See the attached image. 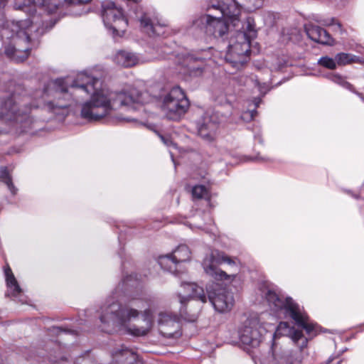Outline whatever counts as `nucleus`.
<instances>
[{"mask_svg": "<svg viewBox=\"0 0 364 364\" xmlns=\"http://www.w3.org/2000/svg\"><path fill=\"white\" fill-rule=\"evenodd\" d=\"M171 254L178 265L183 262L190 261L191 259V252L189 247L186 245L178 246Z\"/></svg>", "mask_w": 364, "mask_h": 364, "instance_id": "6ab92c4d", "label": "nucleus"}, {"mask_svg": "<svg viewBox=\"0 0 364 364\" xmlns=\"http://www.w3.org/2000/svg\"><path fill=\"white\" fill-rule=\"evenodd\" d=\"M52 331H53V333H55L56 334H59L61 332L65 331V330H63L62 328H60V327H53Z\"/></svg>", "mask_w": 364, "mask_h": 364, "instance_id": "473e14b6", "label": "nucleus"}, {"mask_svg": "<svg viewBox=\"0 0 364 364\" xmlns=\"http://www.w3.org/2000/svg\"><path fill=\"white\" fill-rule=\"evenodd\" d=\"M305 31L310 39L323 45H332L333 39L331 35L323 28L308 23L305 25Z\"/></svg>", "mask_w": 364, "mask_h": 364, "instance_id": "4468645a", "label": "nucleus"}, {"mask_svg": "<svg viewBox=\"0 0 364 364\" xmlns=\"http://www.w3.org/2000/svg\"><path fill=\"white\" fill-rule=\"evenodd\" d=\"M203 55L202 56H196L195 55H191L188 57V60L190 61H196L200 62V65L197 67L190 66V69L192 72H195L196 73H200L202 72L204 60L209 58V52L208 50H203Z\"/></svg>", "mask_w": 364, "mask_h": 364, "instance_id": "4be33fe9", "label": "nucleus"}, {"mask_svg": "<svg viewBox=\"0 0 364 364\" xmlns=\"http://www.w3.org/2000/svg\"><path fill=\"white\" fill-rule=\"evenodd\" d=\"M250 1H252V9H257L262 6V1L263 0H250Z\"/></svg>", "mask_w": 364, "mask_h": 364, "instance_id": "7c9ffc66", "label": "nucleus"}, {"mask_svg": "<svg viewBox=\"0 0 364 364\" xmlns=\"http://www.w3.org/2000/svg\"><path fill=\"white\" fill-rule=\"evenodd\" d=\"M192 196L194 198H205L208 196V191L205 186H195L192 189Z\"/></svg>", "mask_w": 364, "mask_h": 364, "instance_id": "393cba45", "label": "nucleus"}, {"mask_svg": "<svg viewBox=\"0 0 364 364\" xmlns=\"http://www.w3.org/2000/svg\"><path fill=\"white\" fill-rule=\"evenodd\" d=\"M0 176L1 180L7 186L11 194L16 195L17 193L18 189L14 185L12 178L9 174L8 168L6 166L0 167Z\"/></svg>", "mask_w": 364, "mask_h": 364, "instance_id": "aec40b11", "label": "nucleus"}, {"mask_svg": "<svg viewBox=\"0 0 364 364\" xmlns=\"http://www.w3.org/2000/svg\"><path fill=\"white\" fill-rule=\"evenodd\" d=\"M141 26L146 29V31L149 35H160V31L158 30L159 26H154L149 18L144 15L140 18Z\"/></svg>", "mask_w": 364, "mask_h": 364, "instance_id": "412c9836", "label": "nucleus"}, {"mask_svg": "<svg viewBox=\"0 0 364 364\" xmlns=\"http://www.w3.org/2000/svg\"><path fill=\"white\" fill-rule=\"evenodd\" d=\"M335 21H336V20L334 18H332L331 19V23L330 24L331 25L334 24Z\"/></svg>", "mask_w": 364, "mask_h": 364, "instance_id": "79ce46f5", "label": "nucleus"}, {"mask_svg": "<svg viewBox=\"0 0 364 364\" xmlns=\"http://www.w3.org/2000/svg\"><path fill=\"white\" fill-rule=\"evenodd\" d=\"M262 100L260 98H255L254 100V104L255 106V108L258 107L259 104L261 103Z\"/></svg>", "mask_w": 364, "mask_h": 364, "instance_id": "e433bc0d", "label": "nucleus"}, {"mask_svg": "<svg viewBox=\"0 0 364 364\" xmlns=\"http://www.w3.org/2000/svg\"><path fill=\"white\" fill-rule=\"evenodd\" d=\"M335 58L338 65H346L352 60L350 55L343 53L337 54Z\"/></svg>", "mask_w": 364, "mask_h": 364, "instance_id": "cd10ccee", "label": "nucleus"}, {"mask_svg": "<svg viewBox=\"0 0 364 364\" xmlns=\"http://www.w3.org/2000/svg\"><path fill=\"white\" fill-rule=\"evenodd\" d=\"M328 77L331 81L341 85L342 87L350 90L351 92L356 93L358 95L361 96L360 93L355 91L353 85L347 82L342 76L338 74H331Z\"/></svg>", "mask_w": 364, "mask_h": 364, "instance_id": "5701e85b", "label": "nucleus"}, {"mask_svg": "<svg viewBox=\"0 0 364 364\" xmlns=\"http://www.w3.org/2000/svg\"><path fill=\"white\" fill-rule=\"evenodd\" d=\"M272 326L262 323L259 318L247 319L238 330V336L243 348L249 351L259 346L264 336Z\"/></svg>", "mask_w": 364, "mask_h": 364, "instance_id": "423d86ee", "label": "nucleus"}, {"mask_svg": "<svg viewBox=\"0 0 364 364\" xmlns=\"http://www.w3.org/2000/svg\"><path fill=\"white\" fill-rule=\"evenodd\" d=\"M213 281L206 286L207 296L202 287L196 283L183 282L181 287L184 289L186 296L178 295L180 302L184 305L190 296L194 297L202 303H206L208 299L215 310L219 313L230 311L235 303L232 293L227 287L228 283H232L236 278V274H212Z\"/></svg>", "mask_w": 364, "mask_h": 364, "instance_id": "7ed1b4c3", "label": "nucleus"}, {"mask_svg": "<svg viewBox=\"0 0 364 364\" xmlns=\"http://www.w3.org/2000/svg\"><path fill=\"white\" fill-rule=\"evenodd\" d=\"M54 6H55V9L58 8V4H54Z\"/></svg>", "mask_w": 364, "mask_h": 364, "instance_id": "37998d69", "label": "nucleus"}, {"mask_svg": "<svg viewBox=\"0 0 364 364\" xmlns=\"http://www.w3.org/2000/svg\"><path fill=\"white\" fill-rule=\"evenodd\" d=\"M158 324L160 333L166 338H178L181 333L180 318L167 311L159 314Z\"/></svg>", "mask_w": 364, "mask_h": 364, "instance_id": "9d476101", "label": "nucleus"}, {"mask_svg": "<svg viewBox=\"0 0 364 364\" xmlns=\"http://www.w3.org/2000/svg\"><path fill=\"white\" fill-rule=\"evenodd\" d=\"M113 60L116 64L124 68L133 67L141 63L136 53L124 50H118Z\"/></svg>", "mask_w": 364, "mask_h": 364, "instance_id": "dca6fc26", "label": "nucleus"}, {"mask_svg": "<svg viewBox=\"0 0 364 364\" xmlns=\"http://www.w3.org/2000/svg\"><path fill=\"white\" fill-rule=\"evenodd\" d=\"M205 271L208 272L207 267H206V261L204 262Z\"/></svg>", "mask_w": 364, "mask_h": 364, "instance_id": "a19ab883", "label": "nucleus"}, {"mask_svg": "<svg viewBox=\"0 0 364 364\" xmlns=\"http://www.w3.org/2000/svg\"><path fill=\"white\" fill-rule=\"evenodd\" d=\"M318 63L319 65L331 70H333L336 68V58L333 59L328 56L321 58L318 60Z\"/></svg>", "mask_w": 364, "mask_h": 364, "instance_id": "bb28decb", "label": "nucleus"}, {"mask_svg": "<svg viewBox=\"0 0 364 364\" xmlns=\"http://www.w3.org/2000/svg\"><path fill=\"white\" fill-rule=\"evenodd\" d=\"M7 291L6 296H11L21 304L27 303L26 297L23 295L14 274H6Z\"/></svg>", "mask_w": 364, "mask_h": 364, "instance_id": "2eb2a0df", "label": "nucleus"}, {"mask_svg": "<svg viewBox=\"0 0 364 364\" xmlns=\"http://www.w3.org/2000/svg\"><path fill=\"white\" fill-rule=\"evenodd\" d=\"M91 0H70V3L72 4H87L90 2Z\"/></svg>", "mask_w": 364, "mask_h": 364, "instance_id": "2f4dec72", "label": "nucleus"}, {"mask_svg": "<svg viewBox=\"0 0 364 364\" xmlns=\"http://www.w3.org/2000/svg\"><path fill=\"white\" fill-rule=\"evenodd\" d=\"M258 292L267 301L272 310L276 313H282L285 317L293 319L309 336L316 334V326L309 322V316L303 308L294 302L292 298L285 296L273 284L266 281L259 284Z\"/></svg>", "mask_w": 364, "mask_h": 364, "instance_id": "39448f33", "label": "nucleus"}, {"mask_svg": "<svg viewBox=\"0 0 364 364\" xmlns=\"http://www.w3.org/2000/svg\"><path fill=\"white\" fill-rule=\"evenodd\" d=\"M189 105L183 90L176 86L164 97L161 109L168 119L177 121L187 112Z\"/></svg>", "mask_w": 364, "mask_h": 364, "instance_id": "0eeeda50", "label": "nucleus"}, {"mask_svg": "<svg viewBox=\"0 0 364 364\" xmlns=\"http://www.w3.org/2000/svg\"><path fill=\"white\" fill-rule=\"evenodd\" d=\"M209 269H210V270L213 271V273H222V274L226 273L225 271H223V270H221L220 272H218L217 270H215L214 269L213 262H212V263L209 265Z\"/></svg>", "mask_w": 364, "mask_h": 364, "instance_id": "c9c22d12", "label": "nucleus"}, {"mask_svg": "<svg viewBox=\"0 0 364 364\" xmlns=\"http://www.w3.org/2000/svg\"><path fill=\"white\" fill-rule=\"evenodd\" d=\"M244 31H237V32H245L249 37L250 41L256 36L257 31L255 28L254 21L252 18H247L245 22V28L243 26Z\"/></svg>", "mask_w": 364, "mask_h": 364, "instance_id": "b1692460", "label": "nucleus"}, {"mask_svg": "<svg viewBox=\"0 0 364 364\" xmlns=\"http://www.w3.org/2000/svg\"><path fill=\"white\" fill-rule=\"evenodd\" d=\"M218 256L221 258V260L223 262H227L230 264H235L234 261H232L231 258L228 257V256L224 255L223 254H222V255L219 254Z\"/></svg>", "mask_w": 364, "mask_h": 364, "instance_id": "c756f323", "label": "nucleus"}, {"mask_svg": "<svg viewBox=\"0 0 364 364\" xmlns=\"http://www.w3.org/2000/svg\"><path fill=\"white\" fill-rule=\"evenodd\" d=\"M3 4V1H2V0H1V1H0V6H1V4Z\"/></svg>", "mask_w": 364, "mask_h": 364, "instance_id": "c03bdc74", "label": "nucleus"}, {"mask_svg": "<svg viewBox=\"0 0 364 364\" xmlns=\"http://www.w3.org/2000/svg\"><path fill=\"white\" fill-rule=\"evenodd\" d=\"M250 42L245 32H237L235 38H231L227 48L225 59L232 67L242 65L241 58L250 53Z\"/></svg>", "mask_w": 364, "mask_h": 364, "instance_id": "1a4fd4ad", "label": "nucleus"}, {"mask_svg": "<svg viewBox=\"0 0 364 364\" xmlns=\"http://www.w3.org/2000/svg\"><path fill=\"white\" fill-rule=\"evenodd\" d=\"M113 364H142L137 355L132 350L122 346L112 351Z\"/></svg>", "mask_w": 364, "mask_h": 364, "instance_id": "ddd939ff", "label": "nucleus"}, {"mask_svg": "<svg viewBox=\"0 0 364 364\" xmlns=\"http://www.w3.org/2000/svg\"><path fill=\"white\" fill-rule=\"evenodd\" d=\"M139 312L136 309L123 306L117 301H107L101 307L100 319L103 330L111 333L114 331H125L134 336L146 335L153 326V314L150 309L143 313L144 325L137 327H129V322L139 316Z\"/></svg>", "mask_w": 364, "mask_h": 364, "instance_id": "20e7f679", "label": "nucleus"}, {"mask_svg": "<svg viewBox=\"0 0 364 364\" xmlns=\"http://www.w3.org/2000/svg\"><path fill=\"white\" fill-rule=\"evenodd\" d=\"M160 138L161 139L162 141L167 146H169L171 144H172L171 141L168 139H166L164 136L160 135Z\"/></svg>", "mask_w": 364, "mask_h": 364, "instance_id": "72a5a7b5", "label": "nucleus"}, {"mask_svg": "<svg viewBox=\"0 0 364 364\" xmlns=\"http://www.w3.org/2000/svg\"><path fill=\"white\" fill-rule=\"evenodd\" d=\"M304 348L299 350H291L286 352L283 354L281 358L282 364H301L304 358Z\"/></svg>", "mask_w": 364, "mask_h": 364, "instance_id": "a211bd4d", "label": "nucleus"}, {"mask_svg": "<svg viewBox=\"0 0 364 364\" xmlns=\"http://www.w3.org/2000/svg\"><path fill=\"white\" fill-rule=\"evenodd\" d=\"M218 123L213 116L205 115L203 122L198 125V135L205 141L211 142L215 140Z\"/></svg>", "mask_w": 364, "mask_h": 364, "instance_id": "f8f14e48", "label": "nucleus"}, {"mask_svg": "<svg viewBox=\"0 0 364 364\" xmlns=\"http://www.w3.org/2000/svg\"><path fill=\"white\" fill-rule=\"evenodd\" d=\"M198 314L197 312H188L186 308L182 307L180 309V316L183 320L188 322H194L198 318Z\"/></svg>", "mask_w": 364, "mask_h": 364, "instance_id": "a878e982", "label": "nucleus"}, {"mask_svg": "<svg viewBox=\"0 0 364 364\" xmlns=\"http://www.w3.org/2000/svg\"><path fill=\"white\" fill-rule=\"evenodd\" d=\"M158 263L161 269L164 272L169 273H178V264L176 259H173V256L171 253L160 255L158 257Z\"/></svg>", "mask_w": 364, "mask_h": 364, "instance_id": "f3484780", "label": "nucleus"}, {"mask_svg": "<svg viewBox=\"0 0 364 364\" xmlns=\"http://www.w3.org/2000/svg\"><path fill=\"white\" fill-rule=\"evenodd\" d=\"M277 336L289 337L293 343L301 349L307 347L308 338L304 336L302 331L290 326L287 322H280L277 326L274 338Z\"/></svg>", "mask_w": 364, "mask_h": 364, "instance_id": "9b49d317", "label": "nucleus"}, {"mask_svg": "<svg viewBox=\"0 0 364 364\" xmlns=\"http://www.w3.org/2000/svg\"><path fill=\"white\" fill-rule=\"evenodd\" d=\"M203 10L204 14L190 22L191 32L225 41L232 32L231 26L236 28L240 23L241 9L235 0H209Z\"/></svg>", "mask_w": 364, "mask_h": 364, "instance_id": "f03ea898", "label": "nucleus"}, {"mask_svg": "<svg viewBox=\"0 0 364 364\" xmlns=\"http://www.w3.org/2000/svg\"><path fill=\"white\" fill-rule=\"evenodd\" d=\"M249 114H250V118H251L252 119H254V117H255V116L257 114V111H256V109H253V110H252V111L249 112Z\"/></svg>", "mask_w": 364, "mask_h": 364, "instance_id": "4c0bfd02", "label": "nucleus"}, {"mask_svg": "<svg viewBox=\"0 0 364 364\" xmlns=\"http://www.w3.org/2000/svg\"><path fill=\"white\" fill-rule=\"evenodd\" d=\"M4 273H12L11 269L9 266L4 269Z\"/></svg>", "mask_w": 364, "mask_h": 364, "instance_id": "ea45409f", "label": "nucleus"}, {"mask_svg": "<svg viewBox=\"0 0 364 364\" xmlns=\"http://www.w3.org/2000/svg\"><path fill=\"white\" fill-rule=\"evenodd\" d=\"M160 138L161 139L162 141L167 146H169L171 144H172L171 141L168 139H166L164 136L160 135Z\"/></svg>", "mask_w": 364, "mask_h": 364, "instance_id": "f704fd0d", "label": "nucleus"}, {"mask_svg": "<svg viewBox=\"0 0 364 364\" xmlns=\"http://www.w3.org/2000/svg\"><path fill=\"white\" fill-rule=\"evenodd\" d=\"M102 18L105 26L112 30L114 36H122L124 34L128 22L122 9L117 7L114 2L103 3Z\"/></svg>", "mask_w": 364, "mask_h": 364, "instance_id": "6e6552de", "label": "nucleus"}, {"mask_svg": "<svg viewBox=\"0 0 364 364\" xmlns=\"http://www.w3.org/2000/svg\"><path fill=\"white\" fill-rule=\"evenodd\" d=\"M114 121L119 122H136V119L132 117H122L120 116L117 117Z\"/></svg>", "mask_w": 364, "mask_h": 364, "instance_id": "c85d7f7f", "label": "nucleus"}, {"mask_svg": "<svg viewBox=\"0 0 364 364\" xmlns=\"http://www.w3.org/2000/svg\"><path fill=\"white\" fill-rule=\"evenodd\" d=\"M50 0H16L15 7L25 12L32 13L27 19L12 22L0 31L2 40L11 39L13 46H8L5 48V54L16 62H22L28 56L31 48L26 46L20 48L21 43H28L43 35L48 29L42 16L36 12V5L48 6Z\"/></svg>", "mask_w": 364, "mask_h": 364, "instance_id": "f257e3e1", "label": "nucleus"}, {"mask_svg": "<svg viewBox=\"0 0 364 364\" xmlns=\"http://www.w3.org/2000/svg\"><path fill=\"white\" fill-rule=\"evenodd\" d=\"M335 24L337 26V28L341 31V33H342L343 29H342V26H341V23L336 22V23H335Z\"/></svg>", "mask_w": 364, "mask_h": 364, "instance_id": "58836bf2", "label": "nucleus"}]
</instances>
